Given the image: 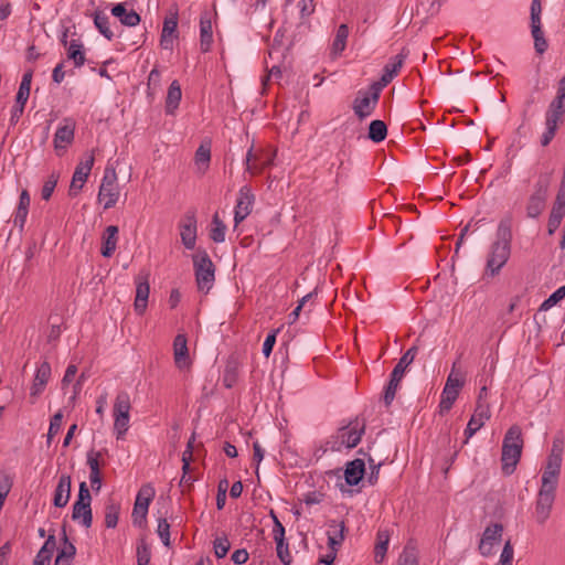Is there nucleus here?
<instances>
[{"label":"nucleus","instance_id":"obj_1","mask_svg":"<svg viewBox=\"0 0 565 565\" xmlns=\"http://www.w3.org/2000/svg\"><path fill=\"white\" fill-rule=\"evenodd\" d=\"M511 221L501 220L497 230V239L492 243L487 257L486 269L490 276H495L508 263L511 255Z\"/></svg>","mask_w":565,"mask_h":565},{"label":"nucleus","instance_id":"obj_2","mask_svg":"<svg viewBox=\"0 0 565 565\" xmlns=\"http://www.w3.org/2000/svg\"><path fill=\"white\" fill-rule=\"evenodd\" d=\"M523 436L520 426H511L502 441L501 463L505 476L512 475L522 456Z\"/></svg>","mask_w":565,"mask_h":565},{"label":"nucleus","instance_id":"obj_3","mask_svg":"<svg viewBox=\"0 0 565 565\" xmlns=\"http://www.w3.org/2000/svg\"><path fill=\"white\" fill-rule=\"evenodd\" d=\"M131 398L128 392L120 391L113 405V433L117 440H124L130 428Z\"/></svg>","mask_w":565,"mask_h":565},{"label":"nucleus","instance_id":"obj_4","mask_svg":"<svg viewBox=\"0 0 565 565\" xmlns=\"http://www.w3.org/2000/svg\"><path fill=\"white\" fill-rule=\"evenodd\" d=\"M196 286L200 292L207 294L215 281V267L209 254L199 249L192 255Z\"/></svg>","mask_w":565,"mask_h":565},{"label":"nucleus","instance_id":"obj_5","mask_svg":"<svg viewBox=\"0 0 565 565\" xmlns=\"http://www.w3.org/2000/svg\"><path fill=\"white\" fill-rule=\"evenodd\" d=\"M120 199V185L116 169L107 164L98 189L97 200L104 210L113 209Z\"/></svg>","mask_w":565,"mask_h":565},{"label":"nucleus","instance_id":"obj_6","mask_svg":"<svg viewBox=\"0 0 565 565\" xmlns=\"http://www.w3.org/2000/svg\"><path fill=\"white\" fill-rule=\"evenodd\" d=\"M364 434V425L359 420L350 423L348 426L340 427L328 441L332 451H342L343 449L354 448Z\"/></svg>","mask_w":565,"mask_h":565},{"label":"nucleus","instance_id":"obj_7","mask_svg":"<svg viewBox=\"0 0 565 565\" xmlns=\"http://www.w3.org/2000/svg\"><path fill=\"white\" fill-rule=\"evenodd\" d=\"M381 92L382 89L375 84H372L367 89L358 92L352 108L359 119H365L373 114L379 103Z\"/></svg>","mask_w":565,"mask_h":565},{"label":"nucleus","instance_id":"obj_8","mask_svg":"<svg viewBox=\"0 0 565 565\" xmlns=\"http://www.w3.org/2000/svg\"><path fill=\"white\" fill-rule=\"evenodd\" d=\"M463 384V375L460 371L456 370L454 365L441 392L439 402L440 413H446L451 409Z\"/></svg>","mask_w":565,"mask_h":565},{"label":"nucleus","instance_id":"obj_9","mask_svg":"<svg viewBox=\"0 0 565 565\" xmlns=\"http://www.w3.org/2000/svg\"><path fill=\"white\" fill-rule=\"evenodd\" d=\"M92 497L86 482H82L78 489L77 500L73 504L72 519L85 529L92 526L93 514L90 508Z\"/></svg>","mask_w":565,"mask_h":565},{"label":"nucleus","instance_id":"obj_10","mask_svg":"<svg viewBox=\"0 0 565 565\" xmlns=\"http://www.w3.org/2000/svg\"><path fill=\"white\" fill-rule=\"evenodd\" d=\"M563 461V449L559 445L553 444L542 475L543 488L556 489L558 476Z\"/></svg>","mask_w":565,"mask_h":565},{"label":"nucleus","instance_id":"obj_11","mask_svg":"<svg viewBox=\"0 0 565 565\" xmlns=\"http://www.w3.org/2000/svg\"><path fill=\"white\" fill-rule=\"evenodd\" d=\"M75 121L72 118H64L55 134L53 139L54 150L57 156H63L67 148L73 143L75 137Z\"/></svg>","mask_w":565,"mask_h":565},{"label":"nucleus","instance_id":"obj_12","mask_svg":"<svg viewBox=\"0 0 565 565\" xmlns=\"http://www.w3.org/2000/svg\"><path fill=\"white\" fill-rule=\"evenodd\" d=\"M156 495V490L151 483L143 484L136 497L134 509H132V519L135 524H141L148 514V509Z\"/></svg>","mask_w":565,"mask_h":565},{"label":"nucleus","instance_id":"obj_13","mask_svg":"<svg viewBox=\"0 0 565 565\" xmlns=\"http://www.w3.org/2000/svg\"><path fill=\"white\" fill-rule=\"evenodd\" d=\"M94 161V156L89 153L76 166L68 189L70 196L75 198L79 194L90 174Z\"/></svg>","mask_w":565,"mask_h":565},{"label":"nucleus","instance_id":"obj_14","mask_svg":"<svg viewBox=\"0 0 565 565\" xmlns=\"http://www.w3.org/2000/svg\"><path fill=\"white\" fill-rule=\"evenodd\" d=\"M503 535V526L500 523H492L488 525L481 536L478 550L479 553L489 557L493 555L494 547L500 544Z\"/></svg>","mask_w":565,"mask_h":565},{"label":"nucleus","instance_id":"obj_15","mask_svg":"<svg viewBox=\"0 0 565 565\" xmlns=\"http://www.w3.org/2000/svg\"><path fill=\"white\" fill-rule=\"evenodd\" d=\"M254 203L255 195L252 191V188L248 185H243L238 191V196L234 209L235 226L242 223L250 214Z\"/></svg>","mask_w":565,"mask_h":565},{"label":"nucleus","instance_id":"obj_16","mask_svg":"<svg viewBox=\"0 0 565 565\" xmlns=\"http://www.w3.org/2000/svg\"><path fill=\"white\" fill-rule=\"evenodd\" d=\"M180 237L186 249H194L198 236V224L193 213H188L179 224Z\"/></svg>","mask_w":565,"mask_h":565},{"label":"nucleus","instance_id":"obj_17","mask_svg":"<svg viewBox=\"0 0 565 565\" xmlns=\"http://www.w3.org/2000/svg\"><path fill=\"white\" fill-rule=\"evenodd\" d=\"M555 499V490L548 488H540L536 504L535 519L537 523L543 524L550 516L552 505Z\"/></svg>","mask_w":565,"mask_h":565},{"label":"nucleus","instance_id":"obj_18","mask_svg":"<svg viewBox=\"0 0 565 565\" xmlns=\"http://www.w3.org/2000/svg\"><path fill=\"white\" fill-rule=\"evenodd\" d=\"M136 282V298H135V311L138 315H143L147 306L148 298L150 294L149 286V274L148 273H139L135 279Z\"/></svg>","mask_w":565,"mask_h":565},{"label":"nucleus","instance_id":"obj_19","mask_svg":"<svg viewBox=\"0 0 565 565\" xmlns=\"http://www.w3.org/2000/svg\"><path fill=\"white\" fill-rule=\"evenodd\" d=\"M173 359L179 370H186L191 365L186 337L178 334L173 341Z\"/></svg>","mask_w":565,"mask_h":565},{"label":"nucleus","instance_id":"obj_20","mask_svg":"<svg viewBox=\"0 0 565 565\" xmlns=\"http://www.w3.org/2000/svg\"><path fill=\"white\" fill-rule=\"evenodd\" d=\"M404 61L405 56L403 54H397L390 58V61L385 64L383 68V73L380 81L375 82L374 84L381 89H383L398 74L404 64Z\"/></svg>","mask_w":565,"mask_h":565},{"label":"nucleus","instance_id":"obj_21","mask_svg":"<svg viewBox=\"0 0 565 565\" xmlns=\"http://www.w3.org/2000/svg\"><path fill=\"white\" fill-rule=\"evenodd\" d=\"M51 377V365L47 362H42L35 371L33 384L30 390L32 397H38L44 391Z\"/></svg>","mask_w":565,"mask_h":565},{"label":"nucleus","instance_id":"obj_22","mask_svg":"<svg viewBox=\"0 0 565 565\" xmlns=\"http://www.w3.org/2000/svg\"><path fill=\"white\" fill-rule=\"evenodd\" d=\"M178 19L175 15L166 18L162 26L160 45L163 50H173L174 40L178 38Z\"/></svg>","mask_w":565,"mask_h":565},{"label":"nucleus","instance_id":"obj_23","mask_svg":"<svg viewBox=\"0 0 565 565\" xmlns=\"http://www.w3.org/2000/svg\"><path fill=\"white\" fill-rule=\"evenodd\" d=\"M71 497V477L62 475L54 491L53 504L56 508H64Z\"/></svg>","mask_w":565,"mask_h":565},{"label":"nucleus","instance_id":"obj_24","mask_svg":"<svg viewBox=\"0 0 565 565\" xmlns=\"http://www.w3.org/2000/svg\"><path fill=\"white\" fill-rule=\"evenodd\" d=\"M111 14L126 26H136L140 22V15L132 9L128 10L126 3L115 4Z\"/></svg>","mask_w":565,"mask_h":565},{"label":"nucleus","instance_id":"obj_25","mask_svg":"<svg viewBox=\"0 0 565 565\" xmlns=\"http://www.w3.org/2000/svg\"><path fill=\"white\" fill-rule=\"evenodd\" d=\"M211 162V141H203L195 151L194 154V166L196 172L200 174H204Z\"/></svg>","mask_w":565,"mask_h":565},{"label":"nucleus","instance_id":"obj_26","mask_svg":"<svg viewBox=\"0 0 565 565\" xmlns=\"http://www.w3.org/2000/svg\"><path fill=\"white\" fill-rule=\"evenodd\" d=\"M118 243V227L115 225H109L106 227L103 234L102 242V255L104 257H110L116 250Z\"/></svg>","mask_w":565,"mask_h":565},{"label":"nucleus","instance_id":"obj_27","mask_svg":"<svg viewBox=\"0 0 565 565\" xmlns=\"http://www.w3.org/2000/svg\"><path fill=\"white\" fill-rule=\"evenodd\" d=\"M365 465L362 459H354L350 461L344 470V478L348 484L356 486L363 478Z\"/></svg>","mask_w":565,"mask_h":565},{"label":"nucleus","instance_id":"obj_28","mask_svg":"<svg viewBox=\"0 0 565 565\" xmlns=\"http://www.w3.org/2000/svg\"><path fill=\"white\" fill-rule=\"evenodd\" d=\"M254 158H258L253 153V150L249 149L246 154V171L250 174L260 173L265 168L271 164L274 156L269 152H265L260 158H265L262 161L254 160Z\"/></svg>","mask_w":565,"mask_h":565},{"label":"nucleus","instance_id":"obj_29","mask_svg":"<svg viewBox=\"0 0 565 565\" xmlns=\"http://www.w3.org/2000/svg\"><path fill=\"white\" fill-rule=\"evenodd\" d=\"M213 44V28L209 17H202L200 21V49L203 53L211 50Z\"/></svg>","mask_w":565,"mask_h":565},{"label":"nucleus","instance_id":"obj_30","mask_svg":"<svg viewBox=\"0 0 565 565\" xmlns=\"http://www.w3.org/2000/svg\"><path fill=\"white\" fill-rule=\"evenodd\" d=\"M182 98L181 86L178 81H173L167 93L166 97V113L167 115H174Z\"/></svg>","mask_w":565,"mask_h":565},{"label":"nucleus","instance_id":"obj_31","mask_svg":"<svg viewBox=\"0 0 565 565\" xmlns=\"http://www.w3.org/2000/svg\"><path fill=\"white\" fill-rule=\"evenodd\" d=\"M546 193L545 191H537L531 195L526 205V215L531 218H536L545 209Z\"/></svg>","mask_w":565,"mask_h":565},{"label":"nucleus","instance_id":"obj_32","mask_svg":"<svg viewBox=\"0 0 565 565\" xmlns=\"http://www.w3.org/2000/svg\"><path fill=\"white\" fill-rule=\"evenodd\" d=\"M55 547L56 541L54 535H49L43 546L38 552L33 565H50Z\"/></svg>","mask_w":565,"mask_h":565},{"label":"nucleus","instance_id":"obj_33","mask_svg":"<svg viewBox=\"0 0 565 565\" xmlns=\"http://www.w3.org/2000/svg\"><path fill=\"white\" fill-rule=\"evenodd\" d=\"M344 523L343 522H332L330 524V530L328 531V545L330 550L338 551L344 540Z\"/></svg>","mask_w":565,"mask_h":565},{"label":"nucleus","instance_id":"obj_34","mask_svg":"<svg viewBox=\"0 0 565 565\" xmlns=\"http://www.w3.org/2000/svg\"><path fill=\"white\" fill-rule=\"evenodd\" d=\"M67 58L73 61L75 67H81L85 64V52L83 44L77 40H72L67 46Z\"/></svg>","mask_w":565,"mask_h":565},{"label":"nucleus","instance_id":"obj_35","mask_svg":"<svg viewBox=\"0 0 565 565\" xmlns=\"http://www.w3.org/2000/svg\"><path fill=\"white\" fill-rule=\"evenodd\" d=\"M562 121V119L545 115V128L541 137V145L543 147H546L553 140L557 131L558 125Z\"/></svg>","mask_w":565,"mask_h":565},{"label":"nucleus","instance_id":"obj_36","mask_svg":"<svg viewBox=\"0 0 565 565\" xmlns=\"http://www.w3.org/2000/svg\"><path fill=\"white\" fill-rule=\"evenodd\" d=\"M417 349L415 347L408 349L393 369L392 375L402 380L407 366L414 361Z\"/></svg>","mask_w":565,"mask_h":565},{"label":"nucleus","instance_id":"obj_37","mask_svg":"<svg viewBox=\"0 0 565 565\" xmlns=\"http://www.w3.org/2000/svg\"><path fill=\"white\" fill-rule=\"evenodd\" d=\"M75 546L67 541L66 535L64 536V545L57 553L54 565H71L75 556Z\"/></svg>","mask_w":565,"mask_h":565},{"label":"nucleus","instance_id":"obj_38","mask_svg":"<svg viewBox=\"0 0 565 565\" xmlns=\"http://www.w3.org/2000/svg\"><path fill=\"white\" fill-rule=\"evenodd\" d=\"M31 82H32V71H28L23 74L22 81L20 83L18 93H17V104L25 105L29 96H30V89H31Z\"/></svg>","mask_w":565,"mask_h":565},{"label":"nucleus","instance_id":"obj_39","mask_svg":"<svg viewBox=\"0 0 565 565\" xmlns=\"http://www.w3.org/2000/svg\"><path fill=\"white\" fill-rule=\"evenodd\" d=\"M489 418L490 411L488 406L478 404L468 424H470L473 428L479 430Z\"/></svg>","mask_w":565,"mask_h":565},{"label":"nucleus","instance_id":"obj_40","mask_svg":"<svg viewBox=\"0 0 565 565\" xmlns=\"http://www.w3.org/2000/svg\"><path fill=\"white\" fill-rule=\"evenodd\" d=\"M387 127L383 120L376 119L369 126V138L374 142H381L386 138Z\"/></svg>","mask_w":565,"mask_h":565},{"label":"nucleus","instance_id":"obj_41","mask_svg":"<svg viewBox=\"0 0 565 565\" xmlns=\"http://www.w3.org/2000/svg\"><path fill=\"white\" fill-rule=\"evenodd\" d=\"M94 24L99 33L103 34L107 40L110 41L114 39L115 33L110 29L109 18L106 14L99 12L95 13Z\"/></svg>","mask_w":565,"mask_h":565},{"label":"nucleus","instance_id":"obj_42","mask_svg":"<svg viewBox=\"0 0 565 565\" xmlns=\"http://www.w3.org/2000/svg\"><path fill=\"white\" fill-rule=\"evenodd\" d=\"M564 214V204L553 206L547 222V232L550 235H553L557 231L562 223Z\"/></svg>","mask_w":565,"mask_h":565},{"label":"nucleus","instance_id":"obj_43","mask_svg":"<svg viewBox=\"0 0 565 565\" xmlns=\"http://www.w3.org/2000/svg\"><path fill=\"white\" fill-rule=\"evenodd\" d=\"M348 36H349L348 25L340 24L337 30L333 43H332V51L334 54H340L344 51V49L347 46Z\"/></svg>","mask_w":565,"mask_h":565},{"label":"nucleus","instance_id":"obj_44","mask_svg":"<svg viewBox=\"0 0 565 565\" xmlns=\"http://www.w3.org/2000/svg\"><path fill=\"white\" fill-rule=\"evenodd\" d=\"M226 234V225L218 217L217 214H214L212 218V228L210 232V237L215 243H223L225 241Z\"/></svg>","mask_w":565,"mask_h":565},{"label":"nucleus","instance_id":"obj_45","mask_svg":"<svg viewBox=\"0 0 565 565\" xmlns=\"http://www.w3.org/2000/svg\"><path fill=\"white\" fill-rule=\"evenodd\" d=\"M545 115L563 120L565 115V96L557 95L551 102Z\"/></svg>","mask_w":565,"mask_h":565},{"label":"nucleus","instance_id":"obj_46","mask_svg":"<svg viewBox=\"0 0 565 565\" xmlns=\"http://www.w3.org/2000/svg\"><path fill=\"white\" fill-rule=\"evenodd\" d=\"M63 422V413L58 411L50 420L49 430L46 434V443L50 445L53 438L60 433Z\"/></svg>","mask_w":565,"mask_h":565},{"label":"nucleus","instance_id":"obj_47","mask_svg":"<svg viewBox=\"0 0 565 565\" xmlns=\"http://www.w3.org/2000/svg\"><path fill=\"white\" fill-rule=\"evenodd\" d=\"M377 540H379V542L375 546V556L374 557H375V562L380 563L383 561V558L387 552L390 537L386 532H379Z\"/></svg>","mask_w":565,"mask_h":565},{"label":"nucleus","instance_id":"obj_48","mask_svg":"<svg viewBox=\"0 0 565 565\" xmlns=\"http://www.w3.org/2000/svg\"><path fill=\"white\" fill-rule=\"evenodd\" d=\"M531 29H532V35L534 39L535 50L537 53L542 54L547 49V42L543 36L541 25L535 24V25H532Z\"/></svg>","mask_w":565,"mask_h":565},{"label":"nucleus","instance_id":"obj_49","mask_svg":"<svg viewBox=\"0 0 565 565\" xmlns=\"http://www.w3.org/2000/svg\"><path fill=\"white\" fill-rule=\"evenodd\" d=\"M401 381L402 380L399 377L391 374L390 382L384 392V402L386 405H391V403L394 401Z\"/></svg>","mask_w":565,"mask_h":565},{"label":"nucleus","instance_id":"obj_50","mask_svg":"<svg viewBox=\"0 0 565 565\" xmlns=\"http://www.w3.org/2000/svg\"><path fill=\"white\" fill-rule=\"evenodd\" d=\"M565 298V286L557 288L547 299L541 305V310H548L557 305L562 299Z\"/></svg>","mask_w":565,"mask_h":565},{"label":"nucleus","instance_id":"obj_51","mask_svg":"<svg viewBox=\"0 0 565 565\" xmlns=\"http://www.w3.org/2000/svg\"><path fill=\"white\" fill-rule=\"evenodd\" d=\"M57 181H58V174L55 172H53L47 178V180L44 182L42 190H41V196L43 200L47 201L51 199V196L56 188Z\"/></svg>","mask_w":565,"mask_h":565},{"label":"nucleus","instance_id":"obj_52","mask_svg":"<svg viewBox=\"0 0 565 565\" xmlns=\"http://www.w3.org/2000/svg\"><path fill=\"white\" fill-rule=\"evenodd\" d=\"M119 518V507L116 504H109L106 507L105 511V525L108 529H114L117 526Z\"/></svg>","mask_w":565,"mask_h":565},{"label":"nucleus","instance_id":"obj_53","mask_svg":"<svg viewBox=\"0 0 565 565\" xmlns=\"http://www.w3.org/2000/svg\"><path fill=\"white\" fill-rule=\"evenodd\" d=\"M231 547L230 541L226 536H221L214 540L213 548L214 554L217 558H223L226 556Z\"/></svg>","mask_w":565,"mask_h":565},{"label":"nucleus","instance_id":"obj_54","mask_svg":"<svg viewBox=\"0 0 565 565\" xmlns=\"http://www.w3.org/2000/svg\"><path fill=\"white\" fill-rule=\"evenodd\" d=\"M157 534L160 537L161 542L164 546L169 547L171 545L170 541V524L166 519H159L157 526Z\"/></svg>","mask_w":565,"mask_h":565},{"label":"nucleus","instance_id":"obj_55","mask_svg":"<svg viewBox=\"0 0 565 565\" xmlns=\"http://www.w3.org/2000/svg\"><path fill=\"white\" fill-rule=\"evenodd\" d=\"M513 557H514L513 546L510 541H507L501 551L499 562L497 565H512Z\"/></svg>","mask_w":565,"mask_h":565},{"label":"nucleus","instance_id":"obj_56","mask_svg":"<svg viewBox=\"0 0 565 565\" xmlns=\"http://www.w3.org/2000/svg\"><path fill=\"white\" fill-rule=\"evenodd\" d=\"M270 515L274 521V529H273V535L274 540L277 543H281L285 541V527L278 520L277 515L274 513V511H270Z\"/></svg>","mask_w":565,"mask_h":565},{"label":"nucleus","instance_id":"obj_57","mask_svg":"<svg viewBox=\"0 0 565 565\" xmlns=\"http://www.w3.org/2000/svg\"><path fill=\"white\" fill-rule=\"evenodd\" d=\"M398 565H418L415 550L408 546L405 547L399 557Z\"/></svg>","mask_w":565,"mask_h":565},{"label":"nucleus","instance_id":"obj_58","mask_svg":"<svg viewBox=\"0 0 565 565\" xmlns=\"http://www.w3.org/2000/svg\"><path fill=\"white\" fill-rule=\"evenodd\" d=\"M161 83V73L160 71L154 67L151 70L148 76V92H156L160 87Z\"/></svg>","mask_w":565,"mask_h":565},{"label":"nucleus","instance_id":"obj_59","mask_svg":"<svg viewBox=\"0 0 565 565\" xmlns=\"http://www.w3.org/2000/svg\"><path fill=\"white\" fill-rule=\"evenodd\" d=\"M297 8L299 9L300 17L305 19L315 12V2L313 0H299Z\"/></svg>","mask_w":565,"mask_h":565},{"label":"nucleus","instance_id":"obj_60","mask_svg":"<svg viewBox=\"0 0 565 565\" xmlns=\"http://www.w3.org/2000/svg\"><path fill=\"white\" fill-rule=\"evenodd\" d=\"M276 550H277V556L279 557L281 563H284L285 565H290L291 556L289 553L288 544L285 541L281 543H277Z\"/></svg>","mask_w":565,"mask_h":565},{"label":"nucleus","instance_id":"obj_61","mask_svg":"<svg viewBox=\"0 0 565 565\" xmlns=\"http://www.w3.org/2000/svg\"><path fill=\"white\" fill-rule=\"evenodd\" d=\"M541 2L540 0H532L531 3V26L532 25H541Z\"/></svg>","mask_w":565,"mask_h":565},{"label":"nucleus","instance_id":"obj_62","mask_svg":"<svg viewBox=\"0 0 565 565\" xmlns=\"http://www.w3.org/2000/svg\"><path fill=\"white\" fill-rule=\"evenodd\" d=\"M28 214H29V210H26V209L17 207V210L14 212L13 223L15 226L19 227L20 232H22L24 228V225H25V222L28 218Z\"/></svg>","mask_w":565,"mask_h":565},{"label":"nucleus","instance_id":"obj_63","mask_svg":"<svg viewBox=\"0 0 565 565\" xmlns=\"http://www.w3.org/2000/svg\"><path fill=\"white\" fill-rule=\"evenodd\" d=\"M102 454L99 451H90L87 454V465L89 467V472L100 471L99 458Z\"/></svg>","mask_w":565,"mask_h":565},{"label":"nucleus","instance_id":"obj_64","mask_svg":"<svg viewBox=\"0 0 565 565\" xmlns=\"http://www.w3.org/2000/svg\"><path fill=\"white\" fill-rule=\"evenodd\" d=\"M150 562V551L146 545H140L137 548V564L148 565Z\"/></svg>","mask_w":565,"mask_h":565}]
</instances>
